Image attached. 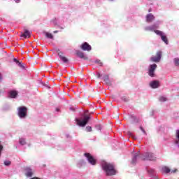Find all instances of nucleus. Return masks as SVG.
Wrapping results in <instances>:
<instances>
[{
	"mask_svg": "<svg viewBox=\"0 0 179 179\" xmlns=\"http://www.w3.org/2000/svg\"><path fill=\"white\" fill-rule=\"evenodd\" d=\"M156 160L155 154L152 152H145L143 155L135 154L131 159V164H136L138 160Z\"/></svg>",
	"mask_w": 179,
	"mask_h": 179,
	"instance_id": "nucleus-1",
	"label": "nucleus"
},
{
	"mask_svg": "<svg viewBox=\"0 0 179 179\" xmlns=\"http://www.w3.org/2000/svg\"><path fill=\"white\" fill-rule=\"evenodd\" d=\"M101 166L106 176H115L117 174V171H115V168H114V165L112 164L103 161L101 162Z\"/></svg>",
	"mask_w": 179,
	"mask_h": 179,
	"instance_id": "nucleus-2",
	"label": "nucleus"
},
{
	"mask_svg": "<svg viewBox=\"0 0 179 179\" xmlns=\"http://www.w3.org/2000/svg\"><path fill=\"white\" fill-rule=\"evenodd\" d=\"M17 115L21 120L27 117V108L26 106H20L17 108Z\"/></svg>",
	"mask_w": 179,
	"mask_h": 179,
	"instance_id": "nucleus-3",
	"label": "nucleus"
},
{
	"mask_svg": "<svg viewBox=\"0 0 179 179\" xmlns=\"http://www.w3.org/2000/svg\"><path fill=\"white\" fill-rule=\"evenodd\" d=\"M159 24H160V22H157L152 25L145 27L144 30H145V31H154L156 34V31H159L157 30V29H159Z\"/></svg>",
	"mask_w": 179,
	"mask_h": 179,
	"instance_id": "nucleus-4",
	"label": "nucleus"
},
{
	"mask_svg": "<svg viewBox=\"0 0 179 179\" xmlns=\"http://www.w3.org/2000/svg\"><path fill=\"white\" fill-rule=\"evenodd\" d=\"M89 120H90V116H85L83 120L76 118L78 127H85L86 124L89 122Z\"/></svg>",
	"mask_w": 179,
	"mask_h": 179,
	"instance_id": "nucleus-5",
	"label": "nucleus"
},
{
	"mask_svg": "<svg viewBox=\"0 0 179 179\" xmlns=\"http://www.w3.org/2000/svg\"><path fill=\"white\" fill-rule=\"evenodd\" d=\"M84 156L85 157H86L90 164H91L92 166H96L97 161L96 160V159H94V157H93V156H92V155H90V153L85 152L84 153Z\"/></svg>",
	"mask_w": 179,
	"mask_h": 179,
	"instance_id": "nucleus-6",
	"label": "nucleus"
},
{
	"mask_svg": "<svg viewBox=\"0 0 179 179\" xmlns=\"http://www.w3.org/2000/svg\"><path fill=\"white\" fill-rule=\"evenodd\" d=\"M157 68V64H150L148 66V75L151 78H153L155 76V71H156V69Z\"/></svg>",
	"mask_w": 179,
	"mask_h": 179,
	"instance_id": "nucleus-7",
	"label": "nucleus"
},
{
	"mask_svg": "<svg viewBox=\"0 0 179 179\" xmlns=\"http://www.w3.org/2000/svg\"><path fill=\"white\" fill-rule=\"evenodd\" d=\"M160 59H162V51L157 52V56H152L150 58V61L151 62H160Z\"/></svg>",
	"mask_w": 179,
	"mask_h": 179,
	"instance_id": "nucleus-8",
	"label": "nucleus"
},
{
	"mask_svg": "<svg viewBox=\"0 0 179 179\" xmlns=\"http://www.w3.org/2000/svg\"><path fill=\"white\" fill-rule=\"evenodd\" d=\"M155 33H156L157 36H161L162 41H164V43H165V44H166V45L169 44V40L167 39V36H166L164 32H163L162 31H155Z\"/></svg>",
	"mask_w": 179,
	"mask_h": 179,
	"instance_id": "nucleus-9",
	"label": "nucleus"
},
{
	"mask_svg": "<svg viewBox=\"0 0 179 179\" xmlns=\"http://www.w3.org/2000/svg\"><path fill=\"white\" fill-rule=\"evenodd\" d=\"M80 48L83 51H92V46L87 43V42H85L81 45Z\"/></svg>",
	"mask_w": 179,
	"mask_h": 179,
	"instance_id": "nucleus-10",
	"label": "nucleus"
},
{
	"mask_svg": "<svg viewBox=\"0 0 179 179\" xmlns=\"http://www.w3.org/2000/svg\"><path fill=\"white\" fill-rule=\"evenodd\" d=\"M155 19V15H153V14L152 13H149L145 17V22H147V23H152V22H153Z\"/></svg>",
	"mask_w": 179,
	"mask_h": 179,
	"instance_id": "nucleus-11",
	"label": "nucleus"
},
{
	"mask_svg": "<svg viewBox=\"0 0 179 179\" xmlns=\"http://www.w3.org/2000/svg\"><path fill=\"white\" fill-rule=\"evenodd\" d=\"M160 86V83L157 80H153L150 83V87L152 89H157Z\"/></svg>",
	"mask_w": 179,
	"mask_h": 179,
	"instance_id": "nucleus-12",
	"label": "nucleus"
},
{
	"mask_svg": "<svg viewBox=\"0 0 179 179\" xmlns=\"http://www.w3.org/2000/svg\"><path fill=\"white\" fill-rule=\"evenodd\" d=\"M17 91L16 90H11L8 92V97L10 99H16L17 96Z\"/></svg>",
	"mask_w": 179,
	"mask_h": 179,
	"instance_id": "nucleus-13",
	"label": "nucleus"
},
{
	"mask_svg": "<svg viewBox=\"0 0 179 179\" xmlns=\"http://www.w3.org/2000/svg\"><path fill=\"white\" fill-rule=\"evenodd\" d=\"M58 56L59 57L61 61L64 62V64H68V62H69L68 58L65 57V56H62V52H59Z\"/></svg>",
	"mask_w": 179,
	"mask_h": 179,
	"instance_id": "nucleus-14",
	"label": "nucleus"
},
{
	"mask_svg": "<svg viewBox=\"0 0 179 179\" xmlns=\"http://www.w3.org/2000/svg\"><path fill=\"white\" fill-rule=\"evenodd\" d=\"M25 175L27 177H31L33 176V170H31V169H30V167H27L25 169Z\"/></svg>",
	"mask_w": 179,
	"mask_h": 179,
	"instance_id": "nucleus-15",
	"label": "nucleus"
},
{
	"mask_svg": "<svg viewBox=\"0 0 179 179\" xmlns=\"http://www.w3.org/2000/svg\"><path fill=\"white\" fill-rule=\"evenodd\" d=\"M31 34V33H30L29 30H25L24 33L21 35V37H22L23 38H30Z\"/></svg>",
	"mask_w": 179,
	"mask_h": 179,
	"instance_id": "nucleus-16",
	"label": "nucleus"
},
{
	"mask_svg": "<svg viewBox=\"0 0 179 179\" xmlns=\"http://www.w3.org/2000/svg\"><path fill=\"white\" fill-rule=\"evenodd\" d=\"M162 173H165L166 174H168V173H170L171 170H170V168L167 166H164L162 169Z\"/></svg>",
	"mask_w": 179,
	"mask_h": 179,
	"instance_id": "nucleus-17",
	"label": "nucleus"
},
{
	"mask_svg": "<svg viewBox=\"0 0 179 179\" xmlns=\"http://www.w3.org/2000/svg\"><path fill=\"white\" fill-rule=\"evenodd\" d=\"M19 143L20 145H21L22 146H24V145H26V139L24 138H20L19 139Z\"/></svg>",
	"mask_w": 179,
	"mask_h": 179,
	"instance_id": "nucleus-18",
	"label": "nucleus"
},
{
	"mask_svg": "<svg viewBox=\"0 0 179 179\" xmlns=\"http://www.w3.org/2000/svg\"><path fill=\"white\" fill-rule=\"evenodd\" d=\"M45 36L47 38H50V40H52V38H54V36H52V34H50V33H48V32H45Z\"/></svg>",
	"mask_w": 179,
	"mask_h": 179,
	"instance_id": "nucleus-19",
	"label": "nucleus"
},
{
	"mask_svg": "<svg viewBox=\"0 0 179 179\" xmlns=\"http://www.w3.org/2000/svg\"><path fill=\"white\" fill-rule=\"evenodd\" d=\"M76 55H78V57H79V58H84L85 57V55L83 54V52H80L79 50H78L76 52Z\"/></svg>",
	"mask_w": 179,
	"mask_h": 179,
	"instance_id": "nucleus-20",
	"label": "nucleus"
},
{
	"mask_svg": "<svg viewBox=\"0 0 179 179\" xmlns=\"http://www.w3.org/2000/svg\"><path fill=\"white\" fill-rule=\"evenodd\" d=\"M173 64L175 66H179V58L176 57L173 59Z\"/></svg>",
	"mask_w": 179,
	"mask_h": 179,
	"instance_id": "nucleus-21",
	"label": "nucleus"
},
{
	"mask_svg": "<svg viewBox=\"0 0 179 179\" xmlns=\"http://www.w3.org/2000/svg\"><path fill=\"white\" fill-rule=\"evenodd\" d=\"M159 101H161V102H164V101H167V98H166V96H160L159 98Z\"/></svg>",
	"mask_w": 179,
	"mask_h": 179,
	"instance_id": "nucleus-22",
	"label": "nucleus"
},
{
	"mask_svg": "<svg viewBox=\"0 0 179 179\" xmlns=\"http://www.w3.org/2000/svg\"><path fill=\"white\" fill-rule=\"evenodd\" d=\"M17 66H20V68H22V69H24V64H22V62H17Z\"/></svg>",
	"mask_w": 179,
	"mask_h": 179,
	"instance_id": "nucleus-23",
	"label": "nucleus"
},
{
	"mask_svg": "<svg viewBox=\"0 0 179 179\" xmlns=\"http://www.w3.org/2000/svg\"><path fill=\"white\" fill-rule=\"evenodd\" d=\"M85 131H86L87 132H92V127H90V126L87 127L85 128Z\"/></svg>",
	"mask_w": 179,
	"mask_h": 179,
	"instance_id": "nucleus-24",
	"label": "nucleus"
},
{
	"mask_svg": "<svg viewBox=\"0 0 179 179\" xmlns=\"http://www.w3.org/2000/svg\"><path fill=\"white\" fill-rule=\"evenodd\" d=\"M96 129H97V131H101V126L100 124H97L95 126Z\"/></svg>",
	"mask_w": 179,
	"mask_h": 179,
	"instance_id": "nucleus-25",
	"label": "nucleus"
},
{
	"mask_svg": "<svg viewBox=\"0 0 179 179\" xmlns=\"http://www.w3.org/2000/svg\"><path fill=\"white\" fill-rule=\"evenodd\" d=\"M3 150V145H2L1 141H0V157L2 153V151Z\"/></svg>",
	"mask_w": 179,
	"mask_h": 179,
	"instance_id": "nucleus-26",
	"label": "nucleus"
},
{
	"mask_svg": "<svg viewBox=\"0 0 179 179\" xmlns=\"http://www.w3.org/2000/svg\"><path fill=\"white\" fill-rule=\"evenodd\" d=\"M10 161H5L4 162V165L5 166H10Z\"/></svg>",
	"mask_w": 179,
	"mask_h": 179,
	"instance_id": "nucleus-27",
	"label": "nucleus"
},
{
	"mask_svg": "<svg viewBox=\"0 0 179 179\" xmlns=\"http://www.w3.org/2000/svg\"><path fill=\"white\" fill-rule=\"evenodd\" d=\"M140 129H141V131H142V132L144 134V135H146V131H145V129H143V127H140Z\"/></svg>",
	"mask_w": 179,
	"mask_h": 179,
	"instance_id": "nucleus-28",
	"label": "nucleus"
},
{
	"mask_svg": "<svg viewBox=\"0 0 179 179\" xmlns=\"http://www.w3.org/2000/svg\"><path fill=\"white\" fill-rule=\"evenodd\" d=\"M96 64H99V65H101L102 66L103 65V63H101V62H100V60H96L95 61Z\"/></svg>",
	"mask_w": 179,
	"mask_h": 179,
	"instance_id": "nucleus-29",
	"label": "nucleus"
},
{
	"mask_svg": "<svg viewBox=\"0 0 179 179\" xmlns=\"http://www.w3.org/2000/svg\"><path fill=\"white\" fill-rule=\"evenodd\" d=\"M103 79H104V80H106V82H107L108 80V76H105L103 77Z\"/></svg>",
	"mask_w": 179,
	"mask_h": 179,
	"instance_id": "nucleus-30",
	"label": "nucleus"
},
{
	"mask_svg": "<svg viewBox=\"0 0 179 179\" xmlns=\"http://www.w3.org/2000/svg\"><path fill=\"white\" fill-rule=\"evenodd\" d=\"M96 76L98 78H101V74H100V73H96Z\"/></svg>",
	"mask_w": 179,
	"mask_h": 179,
	"instance_id": "nucleus-31",
	"label": "nucleus"
},
{
	"mask_svg": "<svg viewBox=\"0 0 179 179\" xmlns=\"http://www.w3.org/2000/svg\"><path fill=\"white\" fill-rule=\"evenodd\" d=\"M13 61L16 63L17 65V62H20L17 61V59L16 58H14Z\"/></svg>",
	"mask_w": 179,
	"mask_h": 179,
	"instance_id": "nucleus-32",
	"label": "nucleus"
},
{
	"mask_svg": "<svg viewBox=\"0 0 179 179\" xmlns=\"http://www.w3.org/2000/svg\"><path fill=\"white\" fill-rule=\"evenodd\" d=\"M55 111H56L57 113H59V111H60L59 108H55Z\"/></svg>",
	"mask_w": 179,
	"mask_h": 179,
	"instance_id": "nucleus-33",
	"label": "nucleus"
},
{
	"mask_svg": "<svg viewBox=\"0 0 179 179\" xmlns=\"http://www.w3.org/2000/svg\"><path fill=\"white\" fill-rule=\"evenodd\" d=\"M57 22V20H52V22L54 23V24H57V22Z\"/></svg>",
	"mask_w": 179,
	"mask_h": 179,
	"instance_id": "nucleus-34",
	"label": "nucleus"
},
{
	"mask_svg": "<svg viewBox=\"0 0 179 179\" xmlns=\"http://www.w3.org/2000/svg\"><path fill=\"white\" fill-rule=\"evenodd\" d=\"M129 136H132V138H134V136L132 135V133L129 132Z\"/></svg>",
	"mask_w": 179,
	"mask_h": 179,
	"instance_id": "nucleus-35",
	"label": "nucleus"
},
{
	"mask_svg": "<svg viewBox=\"0 0 179 179\" xmlns=\"http://www.w3.org/2000/svg\"><path fill=\"white\" fill-rule=\"evenodd\" d=\"M2 80V74L0 73V82Z\"/></svg>",
	"mask_w": 179,
	"mask_h": 179,
	"instance_id": "nucleus-36",
	"label": "nucleus"
},
{
	"mask_svg": "<svg viewBox=\"0 0 179 179\" xmlns=\"http://www.w3.org/2000/svg\"><path fill=\"white\" fill-rule=\"evenodd\" d=\"M176 171H177V169H175L174 171H171V173H176Z\"/></svg>",
	"mask_w": 179,
	"mask_h": 179,
	"instance_id": "nucleus-37",
	"label": "nucleus"
},
{
	"mask_svg": "<svg viewBox=\"0 0 179 179\" xmlns=\"http://www.w3.org/2000/svg\"><path fill=\"white\" fill-rule=\"evenodd\" d=\"M15 2H16L17 3H19V2H20V0H16Z\"/></svg>",
	"mask_w": 179,
	"mask_h": 179,
	"instance_id": "nucleus-38",
	"label": "nucleus"
},
{
	"mask_svg": "<svg viewBox=\"0 0 179 179\" xmlns=\"http://www.w3.org/2000/svg\"><path fill=\"white\" fill-rule=\"evenodd\" d=\"M53 33H58V31H54V32Z\"/></svg>",
	"mask_w": 179,
	"mask_h": 179,
	"instance_id": "nucleus-39",
	"label": "nucleus"
},
{
	"mask_svg": "<svg viewBox=\"0 0 179 179\" xmlns=\"http://www.w3.org/2000/svg\"><path fill=\"white\" fill-rule=\"evenodd\" d=\"M124 100V101H127V99H123Z\"/></svg>",
	"mask_w": 179,
	"mask_h": 179,
	"instance_id": "nucleus-40",
	"label": "nucleus"
},
{
	"mask_svg": "<svg viewBox=\"0 0 179 179\" xmlns=\"http://www.w3.org/2000/svg\"><path fill=\"white\" fill-rule=\"evenodd\" d=\"M109 1H114V0H109Z\"/></svg>",
	"mask_w": 179,
	"mask_h": 179,
	"instance_id": "nucleus-41",
	"label": "nucleus"
}]
</instances>
